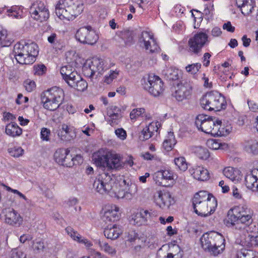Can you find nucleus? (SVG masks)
Here are the masks:
<instances>
[{
  "label": "nucleus",
  "mask_w": 258,
  "mask_h": 258,
  "mask_svg": "<svg viewBox=\"0 0 258 258\" xmlns=\"http://www.w3.org/2000/svg\"><path fill=\"white\" fill-rule=\"evenodd\" d=\"M119 185L115 183L108 173L103 172L100 174L94 180L93 188L97 192L104 195L107 194L112 197L117 199L130 200L132 195L123 189L118 190Z\"/></svg>",
  "instance_id": "1"
},
{
  "label": "nucleus",
  "mask_w": 258,
  "mask_h": 258,
  "mask_svg": "<svg viewBox=\"0 0 258 258\" xmlns=\"http://www.w3.org/2000/svg\"><path fill=\"white\" fill-rule=\"evenodd\" d=\"M252 211L247 207H234L228 211L224 224L233 230L249 231L252 222Z\"/></svg>",
  "instance_id": "2"
},
{
  "label": "nucleus",
  "mask_w": 258,
  "mask_h": 258,
  "mask_svg": "<svg viewBox=\"0 0 258 258\" xmlns=\"http://www.w3.org/2000/svg\"><path fill=\"white\" fill-rule=\"evenodd\" d=\"M38 48L37 45L34 42H19L14 45L12 54L18 63L32 64L38 53Z\"/></svg>",
  "instance_id": "3"
},
{
  "label": "nucleus",
  "mask_w": 258,
  "mask_h": 258,
  "mask_svg": "<svg viewBox=\"0 0 258 258\" xmlns=\"http://www.w3.org/2000/svg\"><path fill=\"white\" fill-rule=\"evenodd\" d=\"M79 0H59L55 6V14L61 20H73L83 11Z\"/></svg>",
  "instance_id": "4"
},
{
  "label": "nucleus",
  "mask_w": 258,
  "mask_h": 258,
  "mask_svg": "<svg viewBox=\"0 0 258 258\" xmlns=\"http://www.w3.org/2000/svg\"><path fill=\"white\" fill-rule=\"evenodd\" d=\"M203 249L214 256L222 253L225 249V239L218 232L211 231L204 233L200 238Z\"/></svg>",
  "instance_id": "5"
},
{
  "label": "nucleus",
  "mask_w": 258,
  "mask_h": 258,
  "mask_svg": "<svg viewBox=\"0 0 258 258\" xmlns=\"http://www.w3.org/2000/svg\"><path fill=\"white\" fill-rule=\"evenodd\" d=\"M64 97L63 90L55 86L42 92L41 100L44 108L54 111L62 103Z\"/></svg>",
  "instance_id": "6"
},
{
  "label": "nucleus",
  "mask_w": 258,
  "mask_h": 258,
  "mask_svg": "<svg viewBox=\"0 0 258 258\" xmlns=\"http://www.w3.org/2000/svg\"><path fill=\"white\" fill-rule=\"evenodd\" d=\"M201 106L208 110L220 111L226 107V102L224 96L217 91L206 93L201 99Z\"/></svg>",
  "instance_id": "7"
},
{
  "label": "nucleus",
  "mask_w": 258,
  "mask_h": 258,
  "mask_svg": "<svg viewBox=\"0 0 258 258\" xmlns=\"http://www.w3.org/2000/svg\"><path fill=\"white\" fill-rule=\"evenodd\" d=\"M76 39L83 44H95L99 39L98 35L90 26L81 27L76 33Z\"/></svg>",
  "instance_id": "8"
},
{
  "label": "nucleus",
  "mask_w": 258,
  "mask_h": 258,
  "mask_svg": "<svg viewBox=\"0 0 258 258\" xmlns=\"http://www.w3.org/2000/svg\"><path fill=\"white\" fill-rule=\"evenodd\" d=\"M216 120L215 118H213L207 115L199 114L196 118L195 124L198 130L213 136V134L216 133L214 130L216 125Z\"/></svg>",
  "instance_id": "9"
},
{
  "label": "nucleus",
  "mask_w": 258,
  "mask_h": 258,
  "mask_svg": "<svg viewBox=\"0 0 258 258\" xmlns=\"http://www.w3.org/2000/svg\"><path fill=\"white\" fill-rule=\"evenodd\" d=\"M208 36L203 32L196 34L188 41L189 51L198 55L201 54L202 49L208 42Z\"/></svg>",
  "instance_id": "10"
},
{
  "label": "nucleus",
  "mask_w": 258,
  "mask_h": 258,
  "mask_svg": "<svg viewBox=\"0 0 258 258\" xmlns=\"http://www.w3.org/2000/svg\"><path fill=\"white\" fill-rule=\"evenodd\" d=\"M144 88L152 96L157 97L162 94L164 91L163 82L157 76H149Z\"/></svg>",
  "instance_id": "11"
},
{
  "label": "nucleus",
  "mask_w": 258,
  "mask_h": 258,
  "mask_svg": "<svg viewBox=\"0 0 258 258\" xmlns=\"http://www.w3.org/2000/svg\"><path fill=\"white\" fill-rule=\"evenodd\" d=\"M192 87L189 82H184L178 83L174 87L172 95L178 101L189 99L191 95Z\"/></svg>",
  "instance_id": "12"
},
{
  "label": "nucleus",
  "mask_w": 258,
  "mask_h": 258,
  "mask_svg": "<svg viewBox=\"0 0 258 258\" xmlns=\"http://www.w3.org/2000/svg\"><path fill=\"white\" fill-rule=\"evenodd\" d=\"M195 212L202 217H207L215 211L217 206L215 198H212L208 202L192 204Z\"/></svg>",
  "instance_id": "13"
},
{
  "label": "nucleus",
  "mask_w": 258,
  "mask_h": 258,
  "mask_svg": "<svg viewBox=\"0 0 258 258\" xmlns=\"http://www.w3.org/2000/svg\"><path fill=\"white\" fill-rule=\"evenodd\" d=\"M154 202L160 208L168 209L174 203V199L168 191L158 190L154 195Z\"/></svg>",
  "instance_id": "14"
},
{
  "label": "nucleus",
  "mask_w": 258,
  "mask_h": 258,
  "mask_svg": "<svg viewBox=\"0 0 258 258\" xmlns=\"http://www.w3.org/2000/svg\"><path fill=\"white\" fill-rule=\"evenodd\" d=\"M140 42H144L145 48L147 50L149 49L152 53L158 51L159 49L153 36L147 31L142 33L140 38Z\"/></svg>",
  "instance_id": "15"
},
{
  "label": "nucleus",
  "mask_w": 258,
  "mask_h": 258,
  "mask_svg": "<svg viewBox=\"0 0 258 258\" xmlns=\"http://www.w3.org/2000/svg\"><path fill=\"white\" fill-rule=\"evenodd\" d=\"M3 213L5 216V221L11 225L20 226L23 221L20 215L12 208H6L3 210Z\"/></svg>",
  "instance_id": "16"
},
{
  "label": "nucleus",
  "mask_w": 258,
  "mask_h": 258,
  "mask_svg": "<svg viewBox=\"0 0 258 258\" xmlns=\"http://www.w3.org/2000/svg\"><path fill=\"white\" fill-rule=\"evenodd\" d=\"M156 177L158 181L163 186H170L175 182L173 173L168 170H162L156 173Z\"/></svg>",
  "instance_id": "17"
},
{
  "label": "nucleus",
  "mask_w": 258,
  "mask_h": 258,
  "mask_svg": "<svg viewBox=\"0 0 258 258\" xmlns=\"http://www.w3.org/2000/svg\"><path fill=\"white\" fill-rule=\"evenodd\" d=\"M109 154H110V151L104 150H100L95 153L93 158L96 165L100 167L107 168V163L109 161Z\"/></svg>",
  "instance_id": "18"
},
{
  "label": "nucleus",
  "mask_w": 258,
  "mask_h": 258,
  "mask_svg": "<svg viewBox=\"0 0 258 258\" xmlns=\"http://www.w3.org/2000/svg\"><path fill=\"white\" fill-rule=\"evenodd\" d=\"M119 214V208L116 205H110L106 207L102 218L105 222H114L118 219Z\"/></svg>",
  "instance_id": "19"
},
{
  "label": "nucleus",
  "mask_w": 258,
  "mask_h": 258,
  "mask_svg": "<svg viewBox=\"0 0 258 258\" xmlns=\"http://www.w3.org/2000/svg\"><path fill=\"white\" fill-rule=\"evenodd\" d=\"M90 62L92 71L96 72L97 75H102L108 69L107 62L102 58L93 57Z\"/></svg>",
  "instance_id": "20"
},
{
  "label": "nucleus",
  "mask_w": 258,
  "mask_h": 258,
  "mask_svg": "<svg viewBox=\"0 0 258 258\" xmlns=\"http://www.w3.org/2000/svg\"><path fill=\"white\" fill-rule=\"evenodd\" d=\"M189 172L194 178L201 181H205L209 178L207 169L201 166H195L189 169Z\"/></svg>",
  "instance_id": "21"
},
{
  "label": "nucleus",
  "mask_w": 258,
  "mask_h": 258,
  "mask_svg": "<svg viewBox=\"0 0 258 258\" xmlns=\"http://www.w3.org/2000/svg\"><path fill=\"white\" fill-rule=\"evenodd\" d=\"M109 161H108L107 166L108 169L119 170L123 167L124 163L121 161L120 156L111 152L110 154H109Z\"/></svg>",
  "instance_id": "22"
},
{
  "label": "nucleus",
  "mask_w": 258,
  "mask_h": 258,
  "mask_svg": "<svg viewBox=\"0 0 258 258\" xmlns=\"http://www.w3.org/2000/svg\"><path fill=\"white\" fill-rule=\"evenodd\" d=\"M236 4L244 16L251 14L254 8V3L252 0H236Z\"/></svg>",
  "instance_id": "23"
},
{
  "label": "nucleus",
  "mask_w": 258,
  "mask_h": 258,
  "mask_svg": "<svg viewBox=\"0 0 258 258\" xmlns=\"http://www.w3.org/2000/svg\"><path fill=\"white\" fill-rule=\"evenodd\" d=\"M160 124L157 122H152L148 126L144 128L141 133L139 138L141 141L148 140L152 137L154 131L157 132Z\"/></svg>",
  "instance_id": "24"
},
{
  "label": "nucleus",
  "mask_w": 258,
  "mask_h": 258,
  "mask_svg": "<svg viewBox=\"0 0 258 258\" xmlns=\"http://www.w3.org/2000/svg\"><path fill=\"white\" fill-rule=\"evenodd\" d=\"M57 135L61 140L68 141L73 139L75 134L72 127L67 124H63L61 128L58 131Z\"/></svg>",
  "instance_id": "25"
},
{
  "label": "nucleus",
  "mask_w": 258,
  "mask_h": 258,
  "mask_svg": "<svg viewBox=\"0 0 258 258\" xmlns=\"http://www.w3.org/2000/svg\"><path fill=\"white\" fill-rule=\"evenodd\" d=\"M258 180V169H254L247 173L245 176V183L247 187L252 189L255 188V183Z\"/></svg>",
  "instance_id": "26"
},
{
  "label": "nucleus",
  "mask_w": 258,
  "mask_h": 258,
  "mask_svg": "<svg viewBox=\"0 0 258 258\" xmlns=\"http://www.w3.org/2000/svg\"><path fill=\"white\" fill-rule=\"evenodd\" d=\"M66 231L74 240L79 243L84 244L88 247L92 245L89 240L81 236L77 231H75L71 227H67L66 228Z\"/></svg>",
  "instance_id": "27"
},
{
  "label": "nucleus",
  "mask_w": 258,
  "mask_h": 258,
  "mask_svg": "<svg viewBox=\"0 0 258 258\" xmlns=\"http://www.w3.org/2000/svg\"><path fill=\"white\" fill-rule=\"evenodd\" d=\"M244 234V237L241 240V245L251 247L258 245V236L252 235L248 233V231H241Z\"/></svg>",
  "instance_id": "28"
},
{
  "label": "nucleus",
  "mask_w": 258,
  "mask_h": 258,
  "mask_svg": "<svg viewBox=\"0 0 258 258\" xmlns=\"http://www.w3.org/2000/svg\"><path fill=\"white\" fill-rule=\"evenodd\" d=\"M244 150L253 155L258 154V142L252 139L244 140L243 143Z\"/></svg>",
  "instance_id": "29"
},
{
  "label": "nucleus",
  "mask_w": 258,
  "mask_h": 258,
  "mask_svg": "<svg viewBox=\"0 0 258 258\" xmlns=\"http://www.w3.org/2000/svg\"><path fill=\"white\" fill-rule=\"evenodd\" d=\"M223 174L231 180L238 181L241 179L240 171L232 167H227L224 169Z\"/></svg>",
  "instance_id": "30"
},
{
  "label": "nucleus",
  "mask_w": 258,
  "mask_h": 258,
  "mask_svg": "<svg viewBox=\"0 0 258 258\" xmlns=\"http://www.w3.org/2000/svg\"><path fill=\"white\" fill-rule=\"evenodd\" d=\"M121 233V229L116 225L110 227H107L104 230V236L107 238L111 240L117 239Z\"/></svg>",
  "instance_id": "31"
},
{
  "label": "nucleus",
  "mask_w": 258,
  "mask_h": 258,
  "mask_svg": "<svg viewBox=\"0 0 258 258\" xmlns=\"http://www.w3.org/2000/svg\"><path fill=\"white\" fill-rule=\"evenodd\" d=\"M212 198L215 197L206 191H201L195 195L192 199V204L208 202V200H209Z\"/></svg>",
  "instance_id": "32"
},
{
  "label": "nucleus",
  "mask_w": 258,
  "mask_h": 258,
  "mask_svg": "<svg viewBox=\"0 0 258 258\" xmlns=\"http://www.w3.org/2000/svg\"><path fill=\"white\" fill-rule=\"evenodd\" d=\"M22 133V129L15 122H11L6 126V133L9 136L15 137L20 136Z\"/></svg>",
  "instance_id": "33"
},
{
  "label": "nucleus",
  "mask_w": 258,
  "mask_h": 258,
  "mask_svg": "<svg viewBox=\"0 0 258 258\" xmlns=\"http://www.w3.org/2000/svg\"><path fill=\"white\" fill-rule=\"evenodd\" d=\"M235 258H258V252L252 249L243 248L237 251Z\"/></svg>",
  "instance_id": "34"
},
{
  "label": "nucleus",
  "mask_w": 258,
  "mask_h": 258,
  "mask_svg": "<svg viewBox=\"0 0 258 258\" xmlns=\"http://www.w3.org/2000/svg\"><path fill=\"white\" fill-rule=\"evenodd\" d=\"M176 143L173 135V133L170 132L168 134L167 139L164 140L163 143V148L166 151H171Z\"/></svg>",
  "instance_id": "35"
},
{
  "label": "nucleus",
  "mask_w": 258,
  "mask_h": 258,
  "mask_svg": "<svg viewBox=\"0 0 258 258\" xmlns=\"http://www.w3.org/2000/svg\"><path fill=\"white\" fill-rule=\"evenodd\" d=\"M221 124V120H216V125L215 127L214 130L216 133L213 134V136H225L229 133V129L222 127Z\"/></svg>",
  "instance_id": "36"
},
{
  "label": "nucleus",
  "mask_w": 258,
  "mask_h": 258,
  "mask_svg": "<svg viewBox=\"0 0 258 258\" xmlns=\"http://www.w3.org/2000/svg\"><path fill=\"white\" fill-rule=\"evenodd\" d=\"M67 153H70L68 149H58L54 154V159L55 161L59 164H62L63 160L65 159Z\"/></svg>",
  "instance_id": "37"
},
{
  "label": "nucleus",
  "mask_w": 258,
  "mask_h": 258,
  "mask_svg": "<svg viewBox=\"0 0 258 258\" xmlns=\"http://www.w3.org/2000/svg\"><path fill=\"white\" fill-rule=\"evenodd\" d=\"M31 16L34 20L42 22L48 20L49 17V13L48 8L45 7L42 11L38 13V14H33Z\"/></svg>",
  "instance_id": "38"
},
{
  "label": "nucleus",
  "mask_w": 258,
  "mask_h": 258,
  "mask_svg": "<svg viewBox=\"0 0 258 258\" xmlns=\"http://www.w3.org/2000/svg\"><path fill=\"white\" fill-rule=\"evenodd\" d=\"M71 87L74 88L79 91H84L86 90L88 86V84L85 80L83 79L81 77L80 79H78V81H76L75 83L71 82Z\"/></svg>",
  "instance_id": "39"
},
{
  "label": "nucleus",
  "mask_w": 258,
  "mask_h": 258,
  "mask_svg": "<svg viewBox=\"0 0 258 258\" xmlns=\"http://www.w3.org/2000/svg\"><path fill=\"white\" fill-rule=\"evenodd\" d=\"M195 153L196 155L201 159L206 160L209 156L210 154L208 150L201 146L196 147L195 149Z\"/></svg>",
  "instance_id": "40"
},
{
  "label": "nucleus",
  "mask_w": 258,
  "mask_h": 258,
  "mask_svg": "<svg viewBox=\"0 0 258 258\" xmlns=\"http://www.w3.org/2000/svg\"><path fill=\"white\" fill-rule=\"evenodd\" d=\"M8 15L16 19H21L22 18L23 11L21 8L16 6L12 7L7 10Z\"/></svg>",
  "instance_id": "41"
},
{
  "label": "nucleus",
  "mask_w": 258,
  "mask_h": 258,
  "mask_svg": "<svg viewBox=\"0 0 258 258\" xmlns=\"http://www.w3.org/2000/svg\"><path fill=\"white\" fill-rule=\"evenodd\" d=\"M32 247L33 250L36 253H39L43 251L45 248L43 240L40 238H37L33 240Z\"/></svg>",
  "instance_id": "42"
},
{
  "label": "nucleus",
  "mask_w": 258,
  "mask_h": 258,
  "mask_svg": "<svg viewBox=\"0 0 258 258\" xmlns=\"http://www.w3.org/2000/svg\"><path fill=\"white\" fill-rule=\"evenodd\" d=\"M98 243L102 250L110 254H115L116 253L115 249L109 245L107 242L99 240Z\"/></svg>",
  "instance_id": "43"
},
{
  "label": "nucleus",
  "mask_w": 258,
  "mask_h": 258,
  "mask_svg": "<svg viewBox=\"0 0 258 258\" xmlns=\"http://www.w3.org/2000/svg\"><path fill=\"white\" fill-rule=\"evenodd\" d=\"M165 75L169 80H177L179 78V71L177 69L170 68L166 71Z\"/></svg>",
  "instance_id": "44"
},
{
  "label": "nucleus",
  "mask_w": 258,
  "mask_h": 258,
  "mask_svg": "<svg viewBox=\"0 0 258 258\" xmlns=\"http://www.w3.org/2000/svg\"><path fill=\"white\" fill-rule=\"evenodd\" d=\"M45 7L44 4L41 2L34 3L30 8V13L31 15L38 14V13L42 11Z\"/></svg>",
  "instance_id": "45"
},
{
  "label": "nucleus",
  "mask_w": 258,
  "mask_h": 258,
  "mask_svg": "<svg viewBox=\"0 0 258 258\" xmlns=\"http://www.w3.org/2000/svg\"><path fill=\"white\" fill-rule=\"evenodd\" d=\"M48 41L52 44L53 48L56 49L60 50L63 47V45L61 44L57 39V35L55 33H52L47 38Z\"/></svg>",
  "instance_id": "46"
},
{
  "label": "nucleus",
  "mask_w": 258,
  "mask_h": 258,
  "mask_svg": "<svg viewBox=\"0 0 258 258\" xmlns=\"http://www.w3.org/2000/svg\"><path fill=\"white\" fill-rule=\"evenodd\" d=\"M75 71V69L70 65L63 66L61 68L60 72L64 80L68 78L72 73Z\"/></svg>",
  "instance_id": "47"
},
{
  "label": "nucleus",
  "mask_w": 258,
  "mask_h": 258,
  "mask_svg": "<svg viewBox=\"0 0 258 258\" xmlns=\"http://www.w3.org/2000/svg\"><path fill=\"white\" fill-rule=\"evenodd\" d=\"M174 163L180 170L185 171L187 169V164L183 157L175 158Z\"/></svg>",
  "instance_id": "48"
},
{
  "label": "nucleus",
  "mask_w": 258,
  "mask_h": 258,
  "mask_svg": "<svg viewBox=\"0 0 258 258\" xmlns=\"http://www.w3.org/2000/svg\"><path fill=\"white\" fill-rule=\"evenodd\" d=\"M107 115L109 117V122L111 126L117 124L119 119L121 117L120 113H111L110 111H107Z\"/></svg>",
  "instance_id": "49"
},
{
  "label": "nucleus",
  "mask_w": 258,
  "mask_h": 258,
  "mask_svg": "<svg viewBox=\"0 0 258 258\" xmlns=\"http://www.w3.org/2000/svg\"><path fill=\"white\" fill-rule=\"evenodd\" d=\"M201 67L200 63H196L191 64H188L186 67L185 70L191 74H196Z\"/></svg>",
  "instance_id": "50"
},
{
  "label": "nucleus",
  "mask_w": 258,
  "mask_h": 258,
  "mask_svg": "<svg viewBox=\"0 0 258 258\" xmlns=\"http://www.w3.org/2000/svg\"><path fill=\"white\" fill-rule=\"evenodd\" d=\"M11 258H26V255L19 248L12 249L11 251Z\"/></svg>",
  "instance_id": "51"
},
{
  "label": "nucleus",
  "mask_w": 258,
  "mask_h": 258,
  "mask_svg": "<svg viewBox=\"0 0 258 258\" xmlns=\"http://www.w3.org/2000/svg\"><path fill=\"white\" fill-rule=\"evenodd\" d=\"M9 152L10 153L11 156H14L15 157H19L20 156L22 155L24 152V150L21 147H15L9 149Z\"/></svg>",
  "instance_id": "52"
},
{
  "label": "nucleus",
  "mask_w": 258,
  "mask_h": 258,
  "mask_svg": "<svg viewBox=\"0 0 258 258\" xmlns=\"http://www.w3.org/2000/svg\"><path fill=\"white\" fill-rule=\"evenodd\" d=\"M65 159L63 160L62 165L66 166L67 167H72L75 165L74 161L73 160V157L70 153H67L66 156H65Z\"/></svg>",
  "instance_id": "53"
},
{
  "label": "nucleus",
  "mask_w": 258,
  "mask_h": 258,
  "mask_svg": "<svg viewBox=\"0 0 258 258\" xmlns=\"http://www.w3.org/2000/svg\"><path fill=\"white\" fill-rule=\"evenodd\" d=\"M145 113V109L143 108H136L133 109L130 113V117L131 119H136L139 116L142 115Z\"/></svg>",
  "instance_id": "54"
},
{
  "label": "nucleus",
  "mask_w": 258,
  "mask_h": 258,
  "mask_svg": "<svg viewBox=\"0 0 258 258\" xmlns=\"http://www.w3.org/2000/svg\"><path fill=\"white\" fill-rule=\"evenodd\" d=\"M83 71L86 76L90 78L92 77L96 74V72H93L92 69L91 68L90 61L87 62L86 65L83 68Z\"/></svg>",
  "instance_id": "55"
},
{
  "label": "nucleus",
  "mask_w": 258,
  "mask_h": 258,
  "mask_svg": "<svg viewBox=\"0 0 258 258\" xmlns=\"http://www.w3.org/2000/svg\"><path fill=\"white\" fill-rule=\"evenodd\" d=\"M80 77L81 76L78 74L76 71H74V73L69 76L68 78H67L64 80L68 84L71 86V82L75 83L76 81H78V79H80Z\"/></svg>",
  "instance_id": "56"
},
{
  "label": "nucleus",
  "mask_w": 258,
  "mask_h": 258,
  "mask_svg": "<svg viewBox=\"0 0 258 258\" xmlns=\"http://www.w3.org/2000/svg\"><path fill=\"white\" fill-rule=\"evenodd\" d=\"M141 217L143 220L145 221V223L146 224L148 221H151L153 214L150 212L148 210H142L140 211Z\"/></svg>",
  "instance_id": "57"
},
{
  "label": "nucleus",
  "mask_w": 258,
  "mask_h": 258,
  "mask_svg": "<svg viewBox=\"0 0 258 258\" xmlns=\"http://www.w3.org/2000/svg\"><path fill=\"white\" fill-rule=\"evenodd\" d=\"M207 144L210 149L213 150L219 149L221 146V143L215 139L208 140Z\"/></svg>",
  "instance_id": "58"
},
{
  "label": "nucleus",
  "mask_w": 258,
  "mask_h": 258,
  "mask_svg": "<svg viewBox=\"0 0 258 258\" xmlns=\"http://www.w3.org/2000/svg\"><path fill=\"white\" fill-rule=\"evenodd\" d=\"M26 90L29 92H32L36 87L35 83L31 80H27L24 83Z\"/></svg>",
  "instance_id": "59"
},
{
  "label": "nucleus",
  "mask_w": 258,
  "mask_h": 258,
  "mask_svg": "<svg viewBox=\"0 0 258 258\" xmlns=\"http://www.w3.org/2000/svg\"><path fill=\"white\" fill-rule=\"evenodd\" d=\"M133 220L134 221V224L135 225H137V226H140L142 225L146 224L145 223V221L143 220V218L141 217L140 212L139 213H137L134 216V217L133 218Z\"/></svg>",
  "instance_id": "60"
},
{
  "label": "nucleus",
  "mask_w": 258,
  "mask_h": 258,
  "mask_svg": "<svg viewBox=\"0 0 258 258\" xmlns=\"http://www.w3.org/2000/svg\"><path fill=\"white\" fill-rule=\"evenodd\" d=\"M34 69L35 71V74L38 75H42L45 73L46 68L44 64H39L34 66Z\"/></svg>",
  "instance_id": "61"
},
{
  "label": "nucleus",
  "mask_w": 258,
  "mask_h": 258,
  "mask_svg": "<svg viewBox=\"0 0 258 258\" xmlns=\"http://www.w3.org/2000/svg\"><path fill=\"white\" fill-rule=\"evenodd\" d=\"M50 135V130L47 128H42L41 131V138L43 141H48Z\"/></svg>",
  "instance_id": "62"
},
{
  "label": "nucleus",
  "mask_w": 258,
  "mask_h": 258,
  "mask_svg": "<svg viewBox=\"0 0 258 258\" xmlns=\"http://www.w3.org/2000/svg\"><path fill=\"white\" fill-rule=\"evenodd\" d=\"M115 135L121 140L126 139V133L123 128H118L115 131Z\"/></svg>",
  "instance_id": "63"
},
{
  "label": "nucleus",
  "mask_w": 258,
  "mask_h": 258,
  "mask_svg": "<svg viewBox=\"0 0 258 258\" xmlns=\"http://www.w3.org/2000/svg\"><path fill=\"white\" fill-rule=\"evenodd\" d=\"M110 72L111 73L109 76L108 77H106L105 79V82L107 83H109L110 81L116 78L119 74V71L116 70L115 71H110Z\"/></svg>",
  "instance_id": "64"
}]
</instances>
